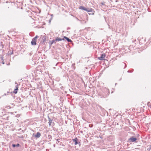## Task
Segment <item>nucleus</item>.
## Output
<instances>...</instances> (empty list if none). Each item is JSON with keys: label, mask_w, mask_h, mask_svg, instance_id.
<instances>
[{"label": "nucleus", "mask_w": 151, "mask_h": 151, "mask_svg": "<svg viewBox=\"0 0 151 151\" xmlns=\"http://www.w3.org/2000/svg\"><path fill=\"white\" fill-rule=\"evenodd\" d=\"M137 140V139L136 138L132 137L128 139V142H135Z\"/></svg>", "instance_id": "f257e3e1"}, {"label": "nucleus", "mask_w": 151, "mask_h": 151, "mask_svg": "<svg viewBox=\"0 0 151 151\" xmlns=\"http://www.w3.org/2000/svg\"><path fill=\"white\" fill-rule=\"evenodd\" d=\"M73 142H74L75 145L78 144L80 145H81L80 142L79 141V139L77 137H75L74 139H73Z\"/></svg>", "instance_id": "f03ea898"}, {"label": "nucleus", "mask_w": 151, "mask_h": 151, "mask_svg": "<svg viewBox=\"0 0 151 151\" xmlns=\"http://www.w3.org/2000/svg\"><path fill=\"white\" fill-rule=\"evenodd\" d=\"M105 56V54L104 53H103L101 55V56L100 57H99L98 58L99 59L101 60H104V58Z\"/></svg>", "instance_id": "7ed1b4c3"}, {"label": "nucleus", "mask_w": 151, "mask_h": 151, "mask_svg": "<svg viewBox=\"0 0 151 151\" xmlns=\"http://www.w3.org/2000/svg\"><path fill=\"white\" fill-rule=\"evenodd\" d=\"M86 11L89 15L93 14L94 12V10H85Z\"/></svg>", "instance_id": "20e7f679"}, {"label": "nucleus", "mask_w": 151, "mask_h": 151, "mask_svg": "<svg viewBox=\"0 0 151 151\" xmlns=\"http://www.w3.org/2000/svg\"><path fill=\"white\" fill-rule=\"evenodd\" d=\"M105 2L104 1L101 2L100 3L99 5L100 6H101L102 8L103 7H106V5L105 4Z\"/></svg>", "instance_id": "39448f33"}, {"label": "nucleus", "mask_w": 151, "mask_h": 151, "mask_svg": "<svg viewBox=\"0 0 151 151\" xmlns=\"http://www.w3.org/2000/svg\"><path fill=\"white\" fill-rule=\"evenodd\" d=\"M63 38H64V39H65L68 42H72V40L70 39L66 36L63 37Z\"/></svg>", "instance_id": "423d86ee"}, {"label": "nucleus", "mask_w": 151, "mask_h": 151, "mask_svg": "<svg viewBox=\"0 0 151 151\" xmlns=\"http://www.w3.org/2000/svg\"><path fill=\"white\" fill-rule=\"evenodd\" d=\"M31 44L32 45H36V40L32 39L31 42Z\"/></svg>", "instance_id": "0eeeda50"}, {"label": "nucleus", "mask_w": 151, "mask_h": 151, "mask_svg": "<svg viewBox=\"0 0 151 151\" xmlns=\"http://www.w3.org/2000/svg\"><path fill=\"white\" fill-rule=\"evenodd\" d=\"M48 120L49 121V122L48 123H49V126L50 127V125H51V123L53 121V120L52 119H51L50 117H49V116H48Z\"/></svg>", "instance_id": "6e6552de"}, {"label": "nucleus", "mask_w": 151, "mask_h": 151, "mask_svg": "<svg viewBox=\"0 0 151 151\" xmlns=\"http://www.w3.org/2000/svg\"><path fill=\"white\" fill-rule=\"evenodd\" d=\"M40 133L39 132H37V133L35 135V137L37 138H38L40 137Z\"/></svg>", "instance_id": "1a4fd4ad"}, {"label": "nucleus", "mask_w": 151, "mask_h": 151, "mask_svg": "<svg viewBox=\"0 0 151 151\" xmlns=\"http://www.w3.org/2000/svg\"><path fill=\"white\" fill-rule=\"evenodd\" d=\"M17 86H16V88H15L13 91V92L15 94H16L17 93V91L18 90V87H17Z\"/></svg>", "instance_id": "9d476101"}, {"label": "nucleus", "mask_w": 151, "mask_h": 151, "mask_svg": "<svg viewBox=\"0 0 151 151\" xmlns=\"http://www.w3.org/2000/svg\"><path fill=\"white\" fill-rule=\"evenodd\" d=\"M64 40H65L64 39V38H60L58 37H57L56 38V40H57V41H58Z\"/></svg>", "instance_id": "9b49d317"}, {"label": "nucleus", "mask_w": 151, "mask_h": 151, "mask_svg": "<svg viewBox=\"0 0 151 151\" xmlns=\"http://www.w3.org/2000/svg\"><path fill=\"white\" fill-rule=\"evenodd\" d=\"M20 146V145L19 143H17V145H15L14 144H13L12 145V146L13 147H19Z\"/></svg>", "instance_id": "f8f14e48"}, {"label": "nucleus", "mask_w": 151, "mask_h": 151, "mask_svg": "<svg viewBox=\"0 0 151 151\" xmlns=\"http://www.w3.org/2000/svg\"><path fill=\"white\" fill-rule=\"evenodd\" d=\"M79 9H87L86 8L83 6H81L79 8Z\"/></svg>", "instance_id": "ddd939ff"}, {"label": "nucleus", "mask_w": 151, "mask_h": 151, "mask_svg": "<svg viewBox=\"0 0 151 151\" xmlns=\"http://www.w3.org/2000/svg\"><path fill=\"white\" fill-rule=\"evenodd\" d=\"M122 66H124V68H126V67L127 65L124 63H122Z\"/></svg>", "instance_id": "4468645a"}, {"label": "nucleus", "mask_w": 151, "mask_h": 151, "mask_svg": "<svg viewBox=\"0 0 151 151\" xmlns=\"http://www.w3.org/2000/svg\"><path fill=\"white\" fill-rule=\"evenodd\" d=\"M13 53V51H9L8 52V54L9 55H12V54Z\"/></svg>", "instance_id": "2eb2a0df"}, {"label": "nucleus", "mask_w": 151, "mask_h": 151, "mask_svg": "<svg viewBox=\"0 0 151 151\" xmlns=\"http://www.w3.org/2000/svg\"><path fill=\"white\" fill-rule=\"evenodd\" d=\"M75 63L73 64H72V67H73V69H74V70L76 68V67L75 66Z\"/></svg>", "instance_id": "dca6fc26"}, {"label": "nucleus", "mask_w": 151, "mask_h": 151, "mask_svg": "<svg viewBox=\"0 0 151 151\" xmlns=\"http://www.w3.org/2000/svg\"><path fill=\"white\" fill-rule=\"evenodd\" d=\"M149 147L147 149V150L150 151L151 149V145L148 146Z\"/></svg>", "instance_id": "f3484780"}, {"label": "nucleus", "mask_w": 151, "mask_h": 151, "mask_svg": "<svg viewBox=\"0 0 151 151\" xmlns=\"http://www.w3.org/2000/svg\"><path fill=\"white\" fill-rule=\"evenodd\" d=\"M39 37V36H38L37 35H36L35 37L33 38L32 39H33L34 40H36Z\"/></svg>", "instance_id": "a211bd4d"}, {"label": "nucleus", "mask_w": 151, "mask_h": 151, "mask_svg": "<svg viewBox=\"0 0 151 151\" xmlns=\"http://www.w3.org/2000/svg\"><path fill=\"white\" fill-rule=\"evenodd\" d=\"M49 43L50 45H51L53 43V42H52V40H51L49 41Z\"/></svg>", "instance_id": "6ab92c4d"}, {"label": "nucleus", "mask_w": 151, "mask_h": 151, "mask_svg": "<svg viewBox=\"0 0 151 151\" xmlns=\"http://www.w3.org/2000/svg\"><path fill=\"white\" fill-rule=\"evenodd\" d=\"M57 41V40H56V39L55 40H52V42H53V43H55Z\"/></svg>", "instance_id": "aec40b11"}, {"label": "nucleus", "mask_w": 151, "mask_h": 151, "mask_svg": "<svg viewBox=\"0 0 151 151\" xmlns=\"http://www.w3.org/2000/svg\"><path fill=\"white\" fill-rule=\"evenodd\" d=\"M48 137H49V139H50H50H52V136H51V135H48Z\"/></svg>", "instance_id": "412c9836"}, {"label": "nucleus", "mask_w": 151, "mask_h": 151, "mask_svg": "<svg viewBox=\"0 0 151 151\" xmlns=\"http://www.w3.org/2000/svg\"><path fill=\"white\" fill-rule=\"evenodd\" d=\"M1 46H2V48L4 47V45L2 44V42H1Z\"/></svg>", "instance_id": "4be33fe9"}, {"label": "nucleus", "mask_w": 151, "mask_h": 151, "mask_svg": "<svg viewBox=\"0 0 151 151\" xmlns=\"http://www.w3.org/2000/svg\"><path fill=\"white\" fill-rule=\"evenodd\" d=\"M60 139H57V141H58V142H60Z\"/></svg>", "instance_id": "5701e85b"}, {"label": "nucleus", "mask_w": 151, "mask_h": 151, "mask_svg": "<svg viewBox=\"0 0 151 151\" xmlns=\"http://www.w3.org/2000/svg\"><path fill=\"white\" fill-rule=\"evenodd\" d=\"M52 19V17H51V19L49 20V22H51V20Z\"/></svg>", "instance_id": "b1692460"}, {"label": "nucleus", "mask_w": 151, "mask_h": 151, "mask_svg": "<svg viewBox=\"0 0 151 151\" xmlns=\"http://www.w3.org/2000/svg\"><path fill=\"white\" fill-rule=\"evenodd\" d=\"M91 125V126H90V125H89V126L90 127H92V126H93V125Z\"/></svg>", "instance_id": "393cba45"}, {"label": "nucleus", "mask_w": 151, "mask_h": 151, "mask_svg": "<svg viewBox=\"0 0 151 151\" xmlns=\"http://www.w3.org/2000/svg\"><path fill=\"white\" fill-rule=\"evenodd\" d=\"M132 71H130V70H128V72H132Z\"/></svg>", "instance_id": "a878e982"}, {"label": "nucleus", "mask_w": 151, "mask_h": 151, "mask_svg": "<svg viewBox=\"0 0 151 151\" xmlns=\"http://www.w3.org/2000/svg\"><path fill=\"white\" fill-rule=\"evenodd\" d=\"M2 63L3 64H4V61H3Z\"/></svg>", "instance_id": "bb28decb"}, {"label": "nucleus", "mask_w": 151, "mask_h": 151, "mask_svg": "<svg viewBox=\"0 0 151 151\" xmlns=\"http://www.w3.org/2000/svg\"><path fill=\"white\" fill-rule=\"evenodd\" d=\"M21 138H23V136H22L21 137Z\"/></svg>", "instance_id": "cd10ccee"}, {"label": "nucleus", "mask_w": 151, "mask_h": 151, "mask_svg": "<svg viewBox=\"0 0 151 151\" xmlns=\"http://www.w3.org/2000/svg\"><path fill=\"white\" fill-rule=\"evenodd\" d=\"M3 57H1V60H3Z\"/></svg>", "instance_id": "c85d7f7f"}, {"label": "nucleus", "mask_w": 151, "mask_h": 151, "mask_svg": "<svg viewBox=\"0 0 151 151\" xmlns=\"http://www.w3.org/2000/svg\"><path fill=\"white\" fill-rule=\"evenodd\" d=\"M65 10V12H67V11H66V10Z\"/></svg>", "instance_id": "c756f323"}, {"label": "nucleus", "mask_w": 151, "mask_h": 151, "mask_svg": "<svg viewBox=\"0 0 151 151\" xmlns=\"http://www.w3.org/2000/svg\"><path fill=\"white\" fill-rule=\"evenodd\" d=\"M109 26V28L110 29V26L109 25H108Z\"/></svg>", "instance_id": "7c9ffc66"}, {"label": "nucleus", "mask_w": 151, "mask_h": 151, "mask_svg": "<svg viewBox=\"0 0 151 151\" xmlns=\"http://www.w3.org/2000/svg\"><path fill=\"white\" fill-rule=\"evenodd\" d=\"M90 9L91 10V9H92V8H91Z\"/></svg>", "instance_id": "2f4dec72"}, {"label": "nucleus", "mask_w": 151, "mask_h": 151, "mask_svg": "<svg viewBox=\"0 0 151 151\" xmlns=\"http://www.w3.org/2000/svg\"><path fill=\"white\" fill-rule=\"evenodd\" d=\"M52 123H53V124L54 123V122H53Z\"/></svg>", "instance_id": "473e14b6"}, {"label": "nucleus", "mask_w": 151, "mask_h": 151, "mask_svg": "<svg viewBox=\"0 0 151 151\" xmlns=\"http://www.w3.org/2000/svg\"><path fill=\"white\" fill-rule=\"evenodd\" d=\"M39 10L40 11V12L41 10Z\"/></svg>", "instance_id": "72a5a7b5"}]
</instances>
